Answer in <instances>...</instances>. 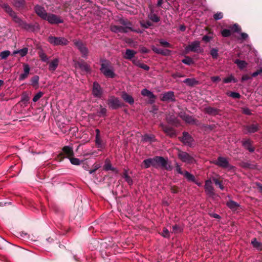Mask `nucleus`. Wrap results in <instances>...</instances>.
<instances>
[{
    "mask_svg": "<svg viewBox=\"0 0 262 262\" xmlns=\"http://www.w3.org/2000/svg\"><path fill=\"white\" fill-rule=\"evenodd\" d=\"M123 177L125 179L126 182L129 185H131L133 184V180L132 178L128 175L126 170H125L123 174Z\"/></svg>",
    "mask_w": 262,
    "mask_h": 262,
    "instance_id": "a19ab883",
    "label": "nucleus"
},
{
    "mask_svg": "<svg viewBox=\"0 0 262 262\" xmlns=\"http://www.w3.org/2000/svg\"><path fill=\"white\" fill-rule=\"evenodd\" d=\"M43 93L41 91H39L34 96L32 99V101L34 102H37L41 97L43 96Z\"/></svg>",
    "mask_w": 262,
    "mask_h": 262,
    "instance_id": "37998d69",
    "label": "nucleus"
},
{
    "mask_svg": "<svg viewBox=\"0 0 262 262\" xmlns=\"http://www.w3.org/2000/svg\"><path fill=\"white\" fill-rule=\"evenodd\" d=\"M243 145L245 148L248 149L250 152H253L254 149L251 146V141L250 140H247L243 142Z\"/></svg>",
    "mask_w": 262,
    "mask_h": 262,
    "instance_id": "2f4dec72",
    "label": "nucleus"
},
{
    "mask_svg": "<svg viewBox=\"0 0 262 262\" xmlns=\"http://www.w3.org/2000/svg\"><path fill=\"white\" fill-rule=\"evenodd\" d=\"M183 82L189 86H193L199 83L198 81L194 78H186L183 81Z\"/></svg>",
    "mask_w": 262,
    "mask_h": 262,
    "instance_id": "c756f323",
    "label": "nucleus"
},
{
    "mask_svg": "<svg viewBox=\"0 0 262 262\" xmlns=\"http://www.w3.org/2000/svg\"><path fill=\"white\" fill-rule=\"evenodd\" d=\"M29 100V97L27 94L24 93L21 97V101L23 102H27Z\"/></svg>",
    "mask_w": 262,
    "mask_h": 262,
    "instance_id": "13d9d810",
    "label": "nucleus"
},
{
    "mask_svg": "<svg viewBox=\"0 0 262 262\" xmlns=\"http://www.w3.org/2000/svg\"><path fill=\"white\" fill-rule=\"evenodd\" d=\"M39 77L37 75H35L30 79L31 85L35 88H38L39 85Z\"/></svg>",
    "mask_w": 262,
    "mask_h": 262,
    "instance_id": "cd10ccee",
    "label": "nucleus"
},
{
    "mask_svg": "<svg viewBox=\"0 0 262 262\" xmlns=\"http://www.w3.org/2000/svg\"><path fill=\"white\" fill-rule=\"evenodd\" d=\"M162 236H163L164 237H168L169 236L168 230L166 228H164L163 230V231H162Z\"/></svg>",
    "mask_w": 262,
    "mask_h": 262,
    "instance_id": "338daca9",
    "label": "nucleus"
},
{
    "mask_svg": "<svg viewBox=\"0 0 262 262\" xmlns=\"http://www.w3.org/2000/svg\"><path fill=\"white\" fill-rule=\"evenodd\" d=\"M186 53H188L190 52H193L196 53H201L203 51V50L200 47V42L195 40L190 43L185 48Z\"/></svg>",
    "mask_w": 262,
    "mask_h": 262,
    "instance_id": "423d86ee",
    "label": "nucleus"
},
{
    "mask_svg": "<svg viewBox=\"0 0 262 262\" xmlns=\"http://www.w3.org/2000/svg\"><path fill=\"white\" fill-rule=\"evenodd\" d=\"M250 78H251L248 75L244 74L242 76L241 80H242V81H245L250 79Z\"/></svg>",
    "mask_w": 262,
    "mask_h": 262,
    "instance_id": "774afa93",
    "label": "nucleus"
},
{
    "mask_svg": "<svg viewBox=\"0 0 262 262\" xmlns=\"http://www.w3.org/2000/svg\"><path fill=\"white\" fill-rule=\"evenodd\" d=\"M28 52V48H24L19 50V52L18 53V54H19V55H20V56L21 57H23L27 54Z\"/></svg>",
    "mask_w": 262,
    "mask_h": 262,
    "instance_id": "6e6d98bb",
    "label": "nucleus"
},
{
    "mask_svg": "<svg viewBox=\"0 0 262 262\" xmlns=\"http://www.w3.org/2000/svg\"><path fill=\"white\" fill-rule=\"evenodd\" d=\"M221 34L223 37H227L231 35V33L230 30L225 29L222 31Z\"/></svg>",
    "mask_w": 262,
    "mask_h": 262,
    "instance_id": "8fccbe9b",
    "label": "nucleus"
},
{
    "mask_svg": "<svg viewBox=\"0 0 262 262\" xmlns=\"http://www.w3.org/2000/svg\"><path fill=\"white\" fill-rule=\"evenodd\" d=\"M126 28H123V26L112 25L110 27V29L112 32L114 33H127Z\"/></svg>",
    "mask_w": 262,
    "mask_h": 262,
    "instance_id": "6ab92c4d",
    "label": "nucleus"
},
{
    "mask_svg": "<svg viewBox=\"0 0 262 262\" xmlns=\"http://www.w3.org/2000/svg\"><path fill=\"white\" fill-rule=\"evenodd\" d=\"M25 4V0H14V5L18 8H23Z\"/></svg>",
    "mask_w": 262,
    "mask_h": 262,
    "instance_id": "c9c22d12",
    "label": "nucleus"
},
{
    "mask_svg": "<svg viewBox=\"0 0 262 262\" xmlns=\"http://www.w3.org/2000/svg\"><path fill=\"white\" fill-rule=\"evenodd\" d=\"M162 128L163 130L169 137H174L176 136V132L172 127L162 125Z\"/></svg>",
    "mask_w": 262,
    "mask_h": 262,
    "instance_id": "4be33fe9",
    "label": "nucleus"
},
{
    "mask_svg": "<svg viewBox=\"0 0 262 262\" xmlns=\"http://www.w3.org/2000/svg\"><path fill=\"white\" fill-rule=\"evenodd\" d=\"M121 24L124 26H123V28H127L126 30H127V32L128 31V30H130L132 31H135V30H134L132 29V25L129 21L123 20L121 22ZM136 32L142 33L141 31H136Z\"/></svg>",
    "mask_w": 262,
    "mask_h": 262,
    "instance_id": "f704fd0d",
    "label": "nucleus"
},
{
    "mask_svg": "<svg viewBox=\"0 0 262 262\" xmlns=\"http://www.w3.org/2000/svg\"><path fill=\"white\" fill-rule=\"evenodd\" d=\"M229 96L233 98H237L238 99L241 97V95L239 94V93H238L237 92H231L229 94Z\"/></svg>",
    "mask_w": 262,
    "mask_h": 262,
    "instance_id": "bf43d9fd",
    "label": "nucleus"
},
{
    "mask_svg": "<svg viewBox=\"0 0 262 262\" xmlns=\"http://www.w3.org/2000/svg\"><path fill=\"white\" fill-rule=\"evenodd\" d=\"M160 45L164 47H168V48H172L171 45H170L168 41L166 40L161 39L159 40Z\"/></svg>",
    "mask_w": 262,
    "mask_h": 262,
    "instance_id": "de8ad7c7",
    "label": "nucleus"
},
{
    "mask_svg": "<svg viewBox=\"0 0 262 262\" xmlns=\"http://www.w3.org/2000/svg\"><path fill=\"white\" fill-rule=\"evenodd\" d=\"M24 72L21 73L18 77V79L19 81H23L26 79L30 73V67L27 63H23V64Z\"/></svg>",
    "mask_w": 262,
    "mask_h": 262,
    "instance_id": "a211bd4d",
    "label": "nucleus"
},
{
    "mask_svg": "<svg viewBox=\"0 0 262 262\" xmlns=\"http://www.w3.org/2000/svg\"><path fill=\"white\" fill-rule=\"evenodd\" d=\"M160 100L163 102H174L176 101L175 96L173 91H168L163 93Z\"/></svg>",
    "mask_w": 262,
    "mask_h": 262,
    "instance_id": "9b49d317",
    "label": "nucleus"
},
{
    "mask_svg": "<svg viewBox=\"0 0 262 262\" xmlns=\"http://www.w3.org/2000/svg\"><path fill=\"white\" fill-rule=\"evenodd\" d=\"M223 17V14L221 12H217L213 15V18L215 20L221 19Z\"/></svg>",
    "mask_w": 262,
    "mask_h": 262,
    "instance_id": "5fc2aeb1",
    "label": "nucleus"
},
{
    "mask_svg": "<svg viewBox=\"0 0 262 262\" xmlns=\"http://www.w3.org/2000/svg\"><path fill=\"white\" fill-rule=\"evenodd\" d=\"M63 153L67 155V157L69 159L74 155L73 148L69 146H65L62 148Z\"/></svg>",
    "mask_w": 262,
    "mask_h": 262,
    "instance_id": "393cba45",
    "label": "nucleus"
},
{
    "mask_svg": "<svg viewBox=\"0 0 262 262\" xmlns=\"http://www.w3.org/2000/svg\"><path fill=\"white\" fill-rule=\"evenodd\" d=\"M5 10L9 14V15L12 17L13 20L17 23L19 27L28 31L34 30V25L31 24H27L23 20L17 16L15 12L12 10V8L10 6L7 7Z\"/></svg>",
    "mask_w": 262,
    "mask_h": 262,
    "instance_id": "7ed1b4c3",
    "label": "nucleus"
},
{
    "mask_svg": "<svg viewBox=\"0 0 262 262\" xmlns=\"http://www.w3.org/2000/svg\"><path fill=\"white\" fill-rule=\"evenodd\" d=\"M233 31L235 32L239 33L241 31V28L238 25L235 24L232 27Z\"/></svg>",
    "mask_w": 262,
    "mask_h": 262,
    "instance_id": "680f3d73",
    "label": "nucleus"
},
{
    "mask_svg": "<svg viewBox=\"0 0 262 262\" xmlns=\"http://www.w3.org/2000/svg\"><path fill=\"white\" fill-rule=\"evenodd\" d=\"M139 67H140V68H142L146 71H148L149 69V67L147 65H146L144 63H141V62L139 64Z\"/></svg>",
    "mask_w": 262,
    "mask_h": 262,
    "instance_id": "69168bd1",
    "label": "nucleus"
},
{
    "mask_svg": "<svg viewBox=\"0 0 262 262\" xmlns=\"http://www.w3.org/2000/svg\"><path fill=\"white\" fill-rule=\"evenodd\" d=\"M204 189L206 193L209 196H212L214 194V188L210 180L205 181Z\"/></svg>",
    "mask_w": 262,
    "mask_h": 262,
    "instance_id": "dca6fc26",
    "label": "nucleus"
},
{
    "mask_svg": "<svg viewBox=\"0 0 262 262\" xmlns=\"http://www.w3.org/2000/svg\"><path fill=\"white\" fill-rule=\"evenodd\" d=\"M75 67L79 68L82 71L87 73L91 72L90 66L86 63L83 60L77 61L75 62Z\"/></svg>",
    "mask_w": 262,
    "mask_h": 262,
    "instance_id": "f3484780",
    "label": "nucleus"
},
{
    "mask_svg": "<svg viewBox=\"0 0 262 262\" xmlns=\"http://www.w3.org/2000/svg\"><path fill=\"white\" fill-rule=\"evenodd\" d=\"M141 93L142 96L147 97L148 98V103L149 104H152L155 102L156 96L150 91L145 88L141 91Z\"/></svg>",
    "mask_w": 262,
    "mask_h": 262,
    "instance_id": "ddd939ff",
    "label": "nucleus"
},
{
    "mask_svg": "<svg viewBox=\"0 0 262 262\" xmlns=\"http://www.w3.org/2000/svg\"><path fill=\"white\" fill-rule=\"evenodd\" d=\"M253 247L259 251L262 250V243L258 242L255 238L251 241Z\"/></svg>",
    "mask_w": 262,
    "mask_h": 262,
    "instance_id": "c85d7f7f",
    "label": "nucleus"
},
{
    "mask_svg": "<svg viewBox=\"0 0 262 262\" xmlns=\"http://www.w3.org/2000/svg\"><path fill=\"white\" fill-rule=\"evenodd\" d=\"M210 55L213 59H217L218 57V49L212 48L210 50Z\"/></svg>",
    "mask_w": 262,
    "mask_h": 262,
    "instance_id": "c03bdc74",
    "label": "nucleus"
},
{
    "mask_svg": "<svg viewBox=\"0 0 262 262\" xmlns=\"http://www.w3.org/2000/svg\"><path fill=\"white\" fill-rule=\"evenodd\" d=\"M39 56L41 60L43 62H48L49 58L47 56V55L43 52H41L39 53Z\"/></svg>",
    "mask_w": 262,
    "mask_h": 262,
    "instance_id": "49530a36",
    "label": "nucleus"
},
{
    "mask_svg": "<svg viewBox=\"0 0 262 262\" xmlns=\"http://www.w3.org/2000/svg\"><path fill=\"white\" fill-rule=\"evenodd\" d=\"M94 96L97 98H101L103 94V90L100 85L96 81L94 82L92 89Z\"/></svg>",
    "mask_w": 262,
    "mask_h": 262,
    "instance_id": "f8f14e48",
    "label": "nucleus"
},
{
    "mask_svg": "<svg viewBox=\"0 0 262 262\" xmlns=\"http://www.w3.org/2000/svg\"><path fill=\"white\" fill-rule=\"evenodd\" d=\"M213 163L223 168L232 169L233 168V167L229 164L228 159L223 157H218L216 160L213 162Z\"/></svg>",
    "mask_w": 262,
    "mask_h": 262,
    "instance_id": "0eeeda50",
    "label": "nucleus"
},
{
    "mask_svg": "<svg viewBox=\"0 0 262 262\" xmlns=\"http://www.w3.org/2000/svg\"><path fill=\"white\" fill-rule=\"evenodd\" d=\"M245 133H254L256 132L259 129V125L258 124H253L250 125H247L245 127Z\"/></svg>",
    "mask_w": 262,
    "mask_h": 262,
    "instance_id": "412c9836",
    "label": "nucleus"
},
{
    "mask_svg": "<svg viewBox=\"0 0 262 262\" xmlns=\"http://www.w3.org/2000/svg\"><path fill=\"white\" fill-rule=\"evenodd\" d=\"M166 119L169 123L176 126L182 125L181 119L190 124H198V122L192 116H168Z\"/></svg>",
    "mask_w": 262,
    "mask_h": 262,
    "instance_id": "f03ea898",
    "label": "nucleus"
},
{
    "mask_svg": "<svg viewBox=\"0 0 262 262\" xmlns=\"http://www.w3.org/2000/svg\"><path fill=\"white\" fill-rule=\"evenodd\" d=\"M212 180L214 182V183H215V184L216 185L219 186V188L221 190H224V187L223 185V184H222V183H221V181H220L218 179H217L216 178H214L212 179Z\"/></svg>",
    "mask_w": 262,
    "mask_h": 262,
    "instance_id": "603ef678",
    "label": "nucleus"
},
{
    "mask_svg": "<svg viewBox=\"0 0 262 262\" xmlns=\"http://www.w3.org/2000/svg\"><path fill=\"white\" fill-rule=\"evenodd\" d=\"M140 25L142 27L145 28V29H147L149 27H150V26H152V24L151 23H150V21H142L140 22Z\"/></svg>",
    "mask_w": 262,
    "mask_h": 262,
    "instance_id": "3c124183",
    "label": "nucleus"
},
{
    "mask_svg": "<svg viewBox=\"0 0 262 262\" xmlns=\"http://www.w3.org/2000/svg\"><path fill=\"white\" fill-rule=\"evenodd\" d=\"M143 140L145 141H154L155 140L154 136L152 135H146L143 137Z\"/></svg>",
    "mask_w": 262,
    "mask_h": 262,
    "instance_id": "4d7b16f0",
    "label": "nucleus"
},
{
    "mask_svg": "<svg viewBox=\"0 0 262 262\" xmlns=\"http://www.w3.org/2000/svg\"><path fill=\"white\" fill-rule=\"evenodd\" d=\"M82 55V56L86 58L88 55V49L85 46L81 50L79 51Z\"/></svg>",
    "mask_w": 262,
    "mask_h": 262,
    "instance_id": "09e8293b",
    "label": "nucleus"
},
{
    "mask_svg": "<svg viewBox=\"0 0 262 262\" xmlns=\"http://www.w3.org/2000/svg\"><path fill=\"white\" fill-rule=\"evenodd\" d=\"M148 18L154 23H158L160 21V17L157 14L154 13V10H151L150 13L148 15Z\"/></svg>",
    "mask_w": 262,
    "mask_h": 262,
    "instance_id": "a878e982",
    "label": "nucleus"
},
{
    "mask_svg": "<svg viewBox=\"0 0 262 262\" xmlns=\"http://www.w3.org/2000/svg\"><path fill=\"white\" fill-rule=\"evenodd\" d=\"M104 168L106 170H115V168L112 167L111 164L110 162L106 161L104 165Z\"/></svg>",
    "mask_w": 262,
    "mask_h": 262,
    "instance_id": "864d4df0",
    "label": "nucleus"
},
{
    "mask_svg": "<svg viewBox=\"0 0 262 262\" xmlns=\"http://www.w3.org/2000/svg\"><path fill=\"white\" fill-rule=\"evenodd\" d=\"M171 51L169 50H168V49H165V50H163V49H162V51H161V53L160 55H164V56H167V55H169Z\"/></svg>",
    "mask_w": 262,
    "mask_h": 262,
    "instance_id": "0e129e2a",
    "label": "nucleus"
},
{
    "mask_svg": "<svg viewBox=\"0 0 262 262\" xmlns=\"http://www.w3.org/2000/svg\"><path fill=\"white\" fill-rule=\"evenodd\" d=\"M226 205L229 208L232 210H236L239 207V204L232 200L227 202Z\"/></svg>",
    "mask_w": 262,
    "mask_h": 262,
    "instance_id": "72a5a7b5",
    "label": "nucleus"
},
{
    "mask_svg": "<svg viewBox=\"0 0 262 262\" xmlns=\"http://www.w3.org/2000/svg\"><path fill=\"white\" fill-rule=\"evenodd\" d=\"M45 20L51 24H59L63 23V20L60 17L51 13H48Z\"/></svg>",
    "mask_w": 262,
    "mask_h": 262,
    "instance_id": "9d476101",
    "label": "nucleus"
},
{
    "mask_svg": "<svg viewBox=\"0 0 262 262\" xmlns=\"http://www.w3.org/2000/svg\"><path fill=\"white\" fill-rule=\"evenodd\" d=\"M121 97L125 102L129 104H133L134 103V99L133 97L125 92H122Z\"/></svg>",
    "mask_w": 262,
    "mask_h": 262,
    "instance_id": "aec40b11",
    "label": "nucleus"
},
{
    "mask_svg": "<svg viewBox=\"0 0 262 262\" xmlns=\"http://www.w3.org/2000/svg\"><path fill=\"white\" fill-rule=\"evenodd\" d=\"M179 158L183 162L187 164H192L195 162V160L192 156L186 152L179 151L178 154Z\"/></svg>",
    "mask_w": 262,
    "mask_h": 262,
    "instance_id": "6e6552de",
    "label": "nucleus"
},
{
    "mask_svg": "<svg viewBox=\"0 0 262 262\" xmlns=\"http://www.w3.org/2000/svg\"><path fill=\"white\" fill-rule=\"evenodd\" d=\"M73 43L79 51L81 50L83 47H85L83 42L80 40H74Z\"/></svg>",
    "mask_w": 262,
    "mask_h": 262,
    "instance_id": "4c0bfd02",
    "label": "nucleus"
},
{
    "mask_svg": "<svg viewBox=\"0 0 262 262\" xmlns=\"http://www.w3.org/2000/svg\"><path fill=\"white\" fill-rule=\"evenodd\" d=\"M184 177L189 181L195 182V177L193 175L190 173L189 172L185 171H184Z\"/></svg>",
    "mask_w": 262,
    "mask_h": 262,
    "instance_id": "58836bf2",
    "label": "nucleus"
},
{
    "mask_svg": "<svg viewBox=\"0 0 262 262\" xmlns=\"http://www.w3.org/2000/svg\"><path fill=\"white\" fill-rule=\"evenodd\" d=\"M96 144L99 147H102V140L100 138V132L99 129H96Z\"/></svg>",
    "mask_w": 262,
    "mask_h": 262,
    "instance_id": "473e14b6",
    "label": "nucleus"
},
{
    "mask_svg": "<svg viewBox=\"0 0 262 262\" xmlns=\"http://www.w3.org/2000/svg\"><path fill=\"white\" fill-rule=\"evenodd\" d=\"M206 113L211 115H216L217 113V110L212 107H207L205 108Z\"/></svg>",
    "mask_w": 262,
    "mask_h": 262,
    "instance_id": "ea45409f",
    "label": "nucleus"
},
{
    "mask_svg": "<svg viewBox=\"0 0 262 262\" xmlns=\"http://www.w3.org/2000/svg\"><path fill=\"white\" fill-rule=\"evenodd\" d=\"M34 11L37 15L43 20H45L48 14L44 7L38 5L34 7Z\"/></svg>",
    "mask_w": 262,
    "mask_h": 262,
    "instance_id": "2eb2a0df",
    "label": "nucleus"
},
{
    "mask_svg": "<svg viewBox=\"0 0 262 262\" xmlns=\"http://www.w3.org/2000/svg\"><path fill=\"white\" fill-rule=\"evenodd\" d=\"M10 52L8 50H5L0 53V57L2 59H6L10 55Z\"/></svg>",
    "mask_w": 262,
    "mask_h": 262,
    "instance_id": "79ce46f5",
    "label": "nucleus"
},
{
    "mask_svg": "<svg viewBox=\"0 0 262 262\" xmlns=\"http://www.w3.org/2000/svg\"><path fill=\"white\" fill-rule=\"evenodd\" d=\"M223 81L224 83H228L230 82L236 83L237 82V80L232 74H231L228 77L224 78Z\"/></svg>",
    "mask_w": 262,
    "mask_h": 262,
    "instance_id": "7c9ffc66",
    "label": "nucleus"
},
{
    "mask_svg": "<svg viewBox=\"0 0 262 262\" xmlns=\"http://www.w3.org/2000/svg\"><path fill=\"white\" fill-rule=\"evenodd\" d=\"M101 72L106 77L113 78L115 76L114 68L109 61L104 60L100 69Z\"/></svg>",
    "mask_w": 262,
    "mask_h": 262,
    "instance_id": "20e7f679",
    "label": "nucleus"
},
{
    "mask_svg": "<svg viewBox=\"0 0 262 262\" xmlns=\"http://www.w3.org/2000/svg\"><path fill=\"white\" fill-rule=\"evenodd\" d=\"M151 49H152V50L155 53H157V54H161V53H161L162 49L157 48V47H155V46H152Z\"/></svg>",
    "mask_w": 262,
    "mask_h": 262,
    "instance_id": "e2e57ef3",
    "label": "nucleus"
},
{
    "mask_svg": "<svg viewBox=\"0 0 262 262\" xmlns=\"http://www.w3.org/2000/svg\"><path fill=\"white\" fill-rule=\"evenodd\" d=\"M181 141L186 145L192 146L193 145V139L187 132H184L183 133Z\"/></svg>",
    "mask_w": 262,
    "mask_h": 262,
    "instance_id": "4468645a",
    "label": "nucleus"
},
{
    "mask_svg": "<svg viewBox=\"0 0 262 262\" xmlns=\"http://www.w3.org/2000/svg\"><path fill=\"white\" fill-rule=\"evenodd\" d=\"M182 62L188 66H191L194 63L193 60L189 56H186L185 58L182 59Z\"/></svg>",
    "mask_w": 262,
    "mask_h": 262,
    "instance_id": "e433bc0d",
    "label": "nucleus"
},
{
    "mask_svg": "<svg viewBox=\"0 0 262 262\" xmlns=\"http://www.w3.org/2000/svg\"><path fill=\"white\" fill-rule=\"evenodd\" d=\"M150 166L156 168L161 167L166 170H171L172 169V167L169 164L167 159H165L160 156H156L152 158L145 159L141 164V167L145 169L148 168Z\"/></svg>",
    "mask_w": 262,
    "mask_h": 262,
    "instance_id": "f257e3e1",
    "label": "nucleus"
},
{
    "mask_svg": "<svg viewBox=\"0 0 262 262\" xmlns=\"http://www.w3.org/2000/svg\"><path fill=\"white\" fill-rule=\"evenodd\" d=\"M69 160L71 164H72L73 165H79L81 164V161L78 158H73L71 157V158H69Z\"/></svg>",
    "mask_w": 262,
    "mask_h": 262,
    "instance_id": "a18cd8bd",
    "label": "nucleus"
},
{
    "mask_svg": "<svg viewBox=\"0 0 262 262\" xmlns=\"http://www.w3.org/2000/svg\"><path fill=\"white\" fill-rule=\"evenodd\" d=\"M136 53L137 52L134 50L126 49L123 57L126 59L132 60Z\"/></svg>",
    "mask_w": 262,
    "mask_h": 262,
    "instance_id": "b1692460",
    "label": "nucleus"
},
{
    "mask_svg": "<svg viewBox=\"0 0 262 262\" xmlns=\"http://www.w3.org/2000/svg\"><path fill=\"white\" fill-rule=\"evenodd\" d=\"M259 75H262V68H260L259 70L252 73L251 74V76L253 77H255Z\"/></svg>",
    "mask_w": 262,
    "mask_h": 262,
    "instance_id": "052dcab7",
    "label": "nucleus"
},
{
    "mask_svg": "<svg viewBox=\"0 0 262 262\" xmlns=\"http://www.w3.org/2000/svg\"><path fill=\"white\" fill-rule=\"evenodd\" d=\"M234 62L241 70H243L244 68H246L248 65L247 62L245 60H242L238 59H235Z\"/></svg>",
    "mask_w": 262,
    "mask_h": 262,
    "instance_id": "bb28decb",
    "label": "nucleus"
},
{
    "mask_svg": "<svg viewBox=\"0 0 262 262\" xmlns=\"http://www.w3.org/2000/svg\"><path fill=\"white\" fill-rule=\"evenodd\" d=\"M59 63L58 58H55L49 64V70L52 72L55 71L57 68Z\"/></svg>",
    "mask_w": 262,
    "mask_h": 262,
    "instance_id": "5701e85b",
    "label": "nucleus"
},
{
    "mask_svg": "<svg viewBox=\"0 0 262 262\" xmlns=\"http://www.w3.org/2000/svg\"><path fill=\"white\" fill-rule=\"evenodd\" d=\"M48 41L52 45L56 46H66L68 45L69 41L63 37H55L53 36H49Z\"/></svg>",
    "mask_w": 262,
    "mask_h": 262,
    "instance_id": "39448f33",
    "label": "nucleus"
},
{
    "mask_svg": "<svg viewBox=\"0 0 262 262\" xmlns=\"http://www.w3.org/2000/svg\"><path fill=\"white\" fill-rule=\"evenodd\" d=\"M108 105L113 110H116L122 105V102L119 100V98L115 96L110 97L108 100Z\"/></svg>",
    "mask_w": 262,
    "mask_h": 262,
    "instance_id": "1a4fd4ad",
    "label": "nucleus"
}]
</instances>
